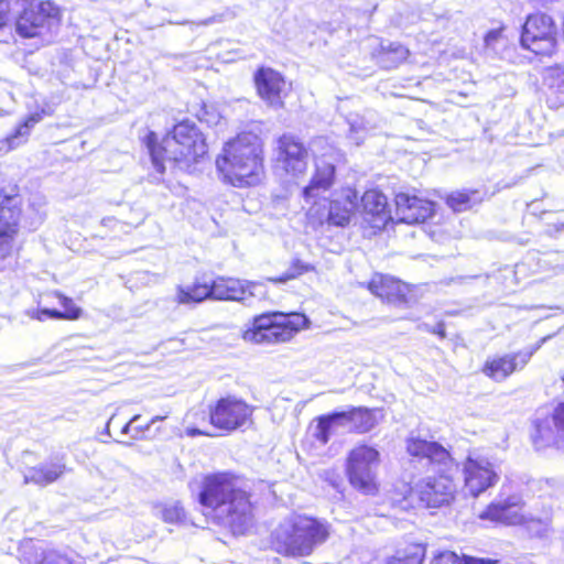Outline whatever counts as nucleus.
<instances>
[{
  "label": "nucleus",
  "instance_id": "1a4fd4ad",
  "mask_svg": "<svg viewBox=\"0 0 564 564\" xmlns=\"http://www.w3.org/2000/svg\"><path fill=\"white\" fill-rule=\"evenodd\" d=\"M256 406L246 399L227 393L208 405V424L220 435L246 431L254 424Z\"/></svg>",
  "mask_w": 564,
  "mask_h": 564
},
{
  "label": "nucleus",
  "instance_id": "e433bc0d",
  "mask_svg": "<svg viewBox=\"0 0 564 564\" xmlns=\"http://www.w3.org/2000/svg\"><path fill=\"white\" fill-rule=\"evenodd\" d=\"M29 134L30 130L19 122L9 135L0 140V153H8L12 151L15 148L14 140L20 137L26 138Z\"/></svg>",
  "mask_w": 564,
  "mask_h": 564
},
{
  "label": "nucleus",
  "instance_id": "aec40b11",
  "mask_svg": "<svg viewBox=\"0 0 564 564\" xmlns=\"http://www.w3.org/2000/svg\"><path fill=\"white\" fill-rule=\"evenodd\" d=\"M358 210L359 192L352 186H344L338 196L329 200L326 223L330 226L346 227Z\"/></svg>",
  "mask_w": 564,
  "mask_h": 564
},
{
  "label": "nucleus",
  "instance_id": "c9c22d12",
  "mask_svg": "<svg viewBox=\"0 0 564 564\" xmlns=\"http://www.w3.org/2000/svg\"><path fill=\"white\" fill-rule=\"evenodd\" d=\"M553 427L555 429V443L564 444V401H560L551 413Z\"/></svg>",
  "mask_w": 564,
  "mask_h": 564
},
{
  "label": "nucleus",
  "instance_id": "37998d69",
  "mask_svg": "<svg viewBox=\"0 0 564 564\" xmlns=\"http://www.w3.org/2000/svg\"><path fill=\"white\" fill-rule=\"evenodd\" d=\"M462 564H498L497 560L477 557L473 555L463 554L460 556Z\"/></svg>",
  "mask_w": 564,
  "mask_h": 564
},
{
  "label": "nucleus",
  "instance_id": "473e14b6",
  "mask_svg": "<svg viewBox=\"0 0 564 564\" xmlns=\"http://www.w3.org/2000/svg\"><path fill=\"white\" fill-rule=\"evenodd\" d=\"M18 232V220L0 225V261L11 256Z\"/></svg>",
  "mask_w": 564,
  "mask_h": 564
},
{
  "label": "nucleus",
  "instance_id": "79ce46f5",
  "mask_svg": "<svg viewBox=\"0 0 564 564\" xmlns=\"http://www.w3.org/2000/svg\"><path fill=\"white\" fill-rule=\"evenodd\" d=\"M11 10L7 0H0V31L11 23Z\"/></svg>",
  "mask_w": 564,
  "mask_h": 564
},
{
  "label": "nucleus",
  "instance_id": "f704fd0d",
  "mask_svg": "<svg viewBox=\"0 0 564 564\" xmlns=\"http://www.w3.org/2000/svg\"><path fill=\"white\" fill-rule=\"evenodd\" d=\"M193 116L202 123L213 124L216 123L219 116L214 106L204 100L193 105Z\"/></svg>",
  "mask_w": 564,
  "mask_h": 564
},
{
  "label": "nucleus",
  "instance_id": "a211bd4d",
  "mask_svg": "<svg viewBox=\"0 0 564 564\" xmlns=\"http://www.w3.org/2000/svg\"><path fill=\"white\" fill-rule=\"evenodd\" d=\"M393 202L400 220L408 224L424 223L435 213L434 203L415 192H399Z\"/></svg>",
  "mask_w": 564,
  "mask_h": 564
},
{
  "label": "nucleus",
  "instance_id": "4c0bfd02",
  "mask_svg": "<svg viewBox=\"0 0 564 564\" xmlns=\"http://www.w3.org/2000/svg\"><path fill=\"white\" fill-rule=\"evenodd\" d=\"M507 30V25L505 23H500V25L496 29L488 30L484 35V44L486 47H494V45L505 37V32Z\"/></svg>",
  "mask_w": 564,
  "mask_h": 564
},
{
  "label": "nucleus",
  "instance_id": "f8f14e48",
  "mask_svg": "<svg viewBox=\"0 0 564 564\" xmlns=\"http://www.w3.org/2000/svg\"><path fill=\"white\" fill-rule=\"evenodd\" d=\"M336 183V162L330 154H321L313 161V173L302 188V197L310 204L306 217L311 221L323 224L324 206L317 200L321 193L329 191Z\"/></svg>",
  "mask_w": 564,
  "mask_h": 564
},
{
  "label": "nucleus",
  "instance_id": "393cba45",
  "mask_svg": "<svg viewBox=\"0 0 564 564\" xmlns=\"http://www.w3.org/2000/svg\"><path fill=\"white\" fill-rule=\"evenodd\" d=\"M343 425H348L354 434H366L377 424L375 410L366 406H350L345 411H338Z\"/></svg>",
  "mask_w": 564,
  "mask_h": 564
},
{
  "label": "nucleus",
  "instance_id": "6e6552de",
  "mask_svg": "<svg viewBox=\"0 0 564 564\" xmlns=\"http://www.w3.org/2000/svg\"><path fill=\"white\" fill-rule=\"evenodd\" d=\"M381 463L377 447L365 442L349 449L345 460V476L357 492L375 497L380 492V481L375 470Z\"/></svg>",
  "mask_w": 564,
  "mask_h": 564
},
{
  "label": "nucleus",
  "instance_id": "c85d7f7f",
  "mask_svg": "<svg viewBox=\"0 0 564 564\" xmlns=\"http://www.w3.org/2000/svg\"><path fill=\"white\" fill-rule=\"evenodd\" d=\"M314 421L316 424L313 438L323 446L329 442L335 427L343 425L341 421L339 420L338 411L318 415L314 419Z\"/></svg>",
  "mask_w": 564,
  "mask_h": 564
},
{
  "label": "nucleus",
  "instance_id": "b1692460",
  "mask_svg": "<svg viewBox=\"0 0 564 564\" xmlns=\"http://www.w3.org/2000/svg\"><path fill=\"white\" fill-rule=\"evenodd\" d=\"M53 295L58 300L63 310L36 308L29 313L30 318L39 322L46 319L77 321L84 316V311L75 304L72 297L58 291H55Z\"/></svg>",
  "mask_w": 564,
  "mask_h": 564
},
{
  "label": "nucleus",
  "instance_id": "58836bf2",
  "mask_svg": "<svg viewBox=\"0 0 564 564\" xmlns=\"http://www.w3.org/2000/svg\"><path fill=\"white\" fill-rule=\"evenodd\" d=\"M185 512L183 508L177 506L164 508L162 511V518L166 523L180 522L184 519Z\"/></svg>",
  "mask_w": 564,
  "mask_h": 564
},
{
  "label": "nucleus",
  "instance_id": "39448f33",
  "mask_svg": "<svg viewBox=\"0 0 564 564\" xmlns=\"http://www.w3.org/2000/svg\"><path fill=\"white\" fill-rule=\"evenodd\" d=\"M329 522L312 514L292 512L268 536L271 552L284 558L311 556L330 538Z\"/></svg>",
  "mask_w": 564,
  "mask_h": 564
},
{
  "label": "nucleus",
  "instance_id": "9d476101",
  "mask_svg": "<svg viewBox=\"0 0 564 564\" xmlns=\"http://www.w3.org/2000/svg\"><path fill=\"white\" fill-rule=\"evenodd\" d=\"M310 156V147L300 135L284 132L276 137L274 167L285 180L294 183L303 180L308 171Z\"/></svg>",
  "mask_w": 564,
  "mask_h": 564
},
{
  "label": "nucleus",
  "instance_id": "a19ab883",
  "mask_svg": "<svg viewBox=\"0 0 564 564\" xmlns=\"http://www.w3.org/2000/svg\"><path fill=\"white\" fill-rule=\"evenodd\" d=\"M47 115L48 112L44 108H41L25 116L21 123L31 131V129L36 123L41 122Z\"/></svg>",
  "mask_w": 564,
  "mask_h": 564
},
{
  "label": "nucleus",
  "instance_id": "de8ad7c7",
  "mask_svg": "<svg viewBox=\"0 0 564 564\" xmlns=\"http://www.w3.org/2000/svg\"><path fill=\"white\" fill-rule=\"evenodd\" d=\"M561 381L564 384V372H563V376L561 377Z\"/></svg>",
  "mask_w": 564,
  "mask_h": 564
},
{
  "label": "nucleus",
  "instance_id": "0eeeda50",
  "mask_svg": "<svg viewBox=\"0 0 564 564\" xmlns=\"http://www.w3.org/2000/svg\"><path fill=\"white\" fill-rule=\"evenodd\" d=\"M560 29L556 20L543 11L529 13L520 28L519 45L538 62L553 58L560 51Z\"/></svg>",
  "mask_w": 564,
  "mask_h": 564
},
{
  "label": "nucleus",
  "instance_id": "4be33fe9",
  "mask_svg": "<svg viewBox=\"0 0 564 564\" xmlns=\"http://www.w3.org/2000/svg\"><path fill=\"white\" fill-rule=\"evenodd\" d=\"M522 508L521 498L518 495H511L506 499L490 502L479 517L495 523L513 525L523 521Z\"/></svg>",
  "mask_w": 564,
  "mask_h": 564
},
{
  "label": "nucleus",
  "instance_id": "5701e85b",
  "mask_svg": "<svg viewBox=\"0 0 564 564\" xmlns=\"http://www.w3.org/2000/svg\"><path fill=\"white\" fill-rule=\"evenodd\" d=\"M214 278L207 272L197 274L191 284L176 288L175 302L178 305H195L214 300Z\"/></svg>",
  "mask_w": 564,
  "mask_h": 564
},
{
  "label": "nucleus",
  "instance_id": "a18cd8bd",
  "mask_svg": "<svg viewBox=\"0 0 564 564\" xmlns=\"http://www.w3.org/2000/svg\"><path fill=\"white\" fill-rule=\"evenodd\" d=\"M553 226L555 230H560L564 227V220L560 221L558 224H554Z\"/></svg>",
  "mask_w": 564,
  "mask_h": 564
},
{
  "label": "nucleus",
  "instance_id": "f03ea898",
  "mask_svg": "<svg viewBox=\"0 0 564 564\" xmlns=\"http://www.w3.org/2000/svg\"><path fill=\"white\" fill-rule=\"evenodd\" d=\"M405 451L413 462L425 460L427 468L435 471L414 486H409L406 498L411 500L410 503L415 499L425 508L449 505L457 492L451 452L438 442L413 436L406 438Z\"/></svg>",
  "mask_w": 564,
  "mask_h": 564
},
{
  "label": "nucleus",
  "instance_id": "dca6fc26",
  "mask_svg": "<svg viewBox=\"0 0 564 564\" xmlns=\"http://www.w3.org/2000/svg\"><path fill=\"white\" fill-rule=\"evenodd\" d=\"M531 356L530 351L524 350L492 355L484 361L480 371L491 381L502 382L522 370L529 364Z\"/></svg>",
  "mask_w": 564,
  "mask_h": 564
},
{
  "label": "nucleus",
  "instance_id": "2f4dec72",
  "mask_svg": "<svg viewBox=\"0 0 564 564\" xmlns=\"http://www.w3.org/2000/svg\"><path fill=\"white\" fill-rule=\"evenodd\" d=\"M555 429L545 420H535L531 433V441L536 448L546 446L562 447L564 444L555 443Z\"/></svg>",
  "mask_w": 564,
  "mask_h": 564
},
{
  "label": "nucleus",
  "instance_id": "c756f323",
  "mask_svg": "<svg viewBox=\"0 0 564 564\" xmlns=\"http://www.w3.org/2000/svg\"><path fill=\"white\" fill-rule=\"evenodd\" d=\"M311 272H315V265L304 262L300 258H293L288 271L275 276H268L265 278V282L274 285L284 284Z\"/></svg>",
  "mask_w": 564,
  "mask_h": 564
},
{
  "label": "nucleus",
  "instance_id": "f257e3e1",
  "mask_svg": "<svg viewBox=\"0 0 564 564\" xmlns=\"http://www.w3.org/2000/svg\"><path fill=\"white\" fill-rule=\"evenodd\" d=\"M197 501L205 519L234 536H243L257 524L258 502L241 476L220 470L202 477Z\"/></svg>",
  "mask_w": 564,
  "mask_h": 564
},
{
  "label": "nucleus",
  "instance_id": "423d86ee",
  "mask_svg": "<svg viewBox=\"0 0 564 564\" xmlns=\"http://www.w3.org/2000/svg\"><path fill=\"white\" fill-rule=\"evenodd\" d=\"M310 327L311 321L302 312L265 311L252 317L241 337L257 345H282Z\"/></svg>",
  "mask_w": 564,
  "mask_h": 564
},
{
  "label": "nucleus",
  "instance_id": "bb28decb",
  "mask_svg": "<svg viewBox=\"0 0 564 564\" xmlns=\"http://www.w3.org/2000/svg\"><path fill=\"white\" fill-rule=\"evenodd\" d=\"M66 470V466L63 463H43L30 467L24 475L23 482L45 487L58 480Z\"/></svg>",
  "mask_w": 564,
  "mask_h": 564
},
{
  "label": "nucleus",
  "instance_id": "f3484780",
  "mask_svg": "<svg viewBox=\"0 0 564 564\" xmlns=\"http://www.w3.org/2000/svg\"><path fill=\"white\" fill-rule=\"evenodd\" d=\"M463 475L465 489L473 497H478L499 480L492 464L480 458L466 457Z\"/></svg>",
  "mask_w": 564,
  "mask_h": 564
},
{
  "label": "nucleus",
  "instance_id": "7c9ffc66",
  "mask_svg": "<svg viewBox=\"0 0 564 564\" xmlns=\"http://www.w3.org/2000/svg\"><path fill=\"white\" fill-rule=\"evenodd\" d=\"M478 189H462L449 193L445 197V204L455 213H462L473 207L481 199Z\"/></svg>",
  "mask_w": 564,
  "mask_h": 564
},
{
  "label": "nucleus",
  "instance_id": "4468645a",
  "mask_svg": "<svg viewBox=\"0 0 564 564\" xmlns=\"http://www.w3.org/2000/svg\"><path fill=\"white\" fill-rule=\"evenodd\" d=\"M365 288L388 306L409 307L415 301V286L389 273H372Z\"/></svg>",
  "mask_w": 564,
  "mask_h": 564
},
{
  "label": "nucleus",
  "instance_id": "cd10ccee",
  "mask_svg": "<svg viewBox=\"0 0 564 564\" xmlns=\"http://www.w3.org/2000/svg\"><path fill=\"white\" fill-rule=\"evenodd\" d=\"M409 55V50L401 43H390L381 45L373 54V58L381 68L392 69L404 63Z\"/></svg>",
  "mask_w": 564,
  "mask_h": 564
},
{
  "label": "nucleus",
  "instance_id": "ea45409f",
  "mask_svg": "<svg viewBox=\"0 0 564 564\" xmlns=\"http://www.w3.org/2000/svg\"><path fill=\"white\" fill-rule=\"evenodd\" d=\"M431 564H462V560L453 551H442L433 557Z\"/></svg>",
  "mask_w": 564,
  "mask_h": 564
},
{
  "label": "nucleus",
  "instance_id": "72a5a7b5",
  "mask_svg": "<svg viewBox=\"0 0 564 564\" xmlns=\"http://www.w3.org/2000/svg\"><path fill=\"white\" fill-rule=\"evenodd\" d=\"M187 416L192 419V423L185 429L187 436H213V433L208 429V426H210L208 424V415L206 416L205 413L200 411H193L189 412Z\"/></svg>",
  "mask_w": 564,
  "mask_h": 564
},
{
  "label": "nucleus",
  "instance_id": "6ab92c4d",
  "mask_svg": "<svg viewBox=\"0 0 564 564\" xmlns=\"http://www.w3.org/2000/svg\"><path fill=\"white\" fill-rule=\"evenodd\" d=\"M359 210L372 228L382 229L392 220L387 196L378 188L359 195Z\"/></svg>",
  "mask_w": 564,
  "mask_h": 564
},
{
  "label": "nucleus",
  "instance_id": "412c9836",
  "mask_svg": "<svg viewBox=\"0 0 564 564\" xmlns=\"http://www.w3.org/2000/svg\"><path fill=\"white\" fill-rule=\"evenodd\" d=\"M259 282L241 280L234 276L218 275L214 278V300L245 302L254 297V289Z\"/></svg>",
  "mask_w": 564,
  "mask_h": 564
},
{
  "label": "nucleus",
  "instance_id": "c03bdc74",
  "mask_svg": "<svg viewBox=\"0 0 564 564\" xmlns=\"http://www.w3.org/2000/svg\"><path fill=\"white\" fill-rule=\"evenodd\" d=\"M551 88H555V93H564V78L558 83H553Z\"/></svg>",
  "mask_w": 564,
  "mask_h": 564
},
{
  "label": "nucleus",
  "instance_id": "9b49d317",
  "mask_svg": "<svg viewBox=\"0 0 564 564\" xmlns=\"http://www.w3.org/2000/svg\"><path fill=\"white\" fill-rule=\"evenodd\" d=\"M63 17L62 7L52 0H41L19 12L15 30L24 39L41 37L57 31L63 23Z\"/></svg>",
  "mask_w": 564,
  "mask_h": 564
},
{
  "label": "nucleus",
  "instance_id": "7ed1b4c3",
  "mask_svg": "<svg viewBox=\"0 0 564 564\" xmlns=\"http://www.w3.org/2000/svg\"><path fill=\"white\" fill-rule=\"evenodd\" d=\"M142 143L160 174L165 172L166 162L188 169L208 154L206 135L189 119L176 121L162 138L148 131Z\"/></svg>",
  "mask_w": 564,
  "mask_h": 564
},
{
  "label": "nucleus",
  "instance_id": "a878e982",
  "mask_svg": "<svg viewBox=\"0 0 564 564\" xmlns=\"http://www.w3.org/2000/svg\"><path fill=\"white\" fill-rule=\"evenodd\" d=\"M427 545L419 540L404 539L386 558V564H424Z\"/></svg>",
  "mask_w": 564,
  "mask_h": 564
},
{
  "label": "nucleus",
  "instance_id": "2eb2a0df",
  "mask_svg": "<svg viewBox=\"0 0 564 564\" xmlns=\"http://www.w3.org/2000/svg\"><path fill=\"white\" fill-rule=\"evenodd\" d=\"M253 85L257 96L272 109H283L285 99L293 90L292 82L269 66H259L253 73Z\"/></svg>",
  "mask_w": 564,
  "mask_h": 564
},
{
  "label": "nucleus",
  "instance_id": "ddd939ff",
  "mask_svg": "<svg viewBox=\"0 0 564 564\" xmlns=\"http://www.w3.org/2000/svg\"><path fill=\"white\" fill-rule=\"evenodd\" d=\"M166 419L165 415H155L148 421L142 420L141 414H134L124 421L120 413H113L106 423L108 435L119 437L118 442L130 445L138 441H151L164 433L159 423Z\"/></svg>",
  "mask_w": 564,
  "mask_h": 564
},
{
  "label": "nucleus",
  "instance_id": "20e7f679",
  "mask_svg": "<svg viewBox=\"0 0 564 564\" xmlns=\"http://www.w3.org/2000/svg\"><path fill=\"white\" fill-rule=\"evenodd\" d=\"M215 166L221 183L236 188L256 187L265 174L262 145L254 135L239 133L224 143Z\"/></svg>",
  "mask_w": 564,
  "mask_h": 564
},
{
  "label": "nucleus",
  "instance_id": "49530a36",
  "mask_svg": "<svg viewBox=\"0 0 564 564\" xmlns=\"http://www.w3.org/2000/svg\"><path fill=\"white\" fill-rule=\"evenodd\" d=\"M437 334L441 336V337H445V332L443 329L438 330Z\"/></svg>",
  "mask_w": 564,
  "mask_h": 564
}]
</instances>
